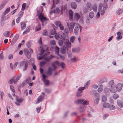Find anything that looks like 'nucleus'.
Returning a JSON list of instances; mask_svg holds the SVG:
<instances>
[{"label": "nucleus", "mask_w": 123, "mask_h": 123, "mask_svg": "<svg viewBox=\"0 0 123 123\" xmlns=\"http://www.w3.org/2000/svg\"><path fill=\"white\" fill-rule=\"evenodd\" d=\"M43 11V8L42 6H40L38 8L37 11V13L39 14V18L41 20L43 26L44 24H46L48 22V20L46 17H45L42 12Z\"/></svg>", "instance_id": "obj_1"}, {"label": "nucleus", "mask_w": 123, "mask_h": 123, "mask_svg": "<svg viewBox=\"0 0 123 123\" xmlns=\"http://www.w3.org/2000/svg\"><path fill=\"white\" fill-rule=\"evenodd\" d=\"M106 5L104 6H103L101 4H100L99 5V8L98 9V11L96 15V17L97 18H98L100 16V12L101 15H103L105 12V7Z\"/></svg>", "instance_id": "obj_2"}, {"label": "nucleus", "mask_w": 123, "mask_h": 123, "mask_svg": "<svg viewBox=\"0 0 123 123\" xmlns=\"http://www.w3.org/2000/svg\"><path fill=\"white\" fill-rule=\"evenodd\" d=\"M67 8V5L66 4L65 5L63 6L57 7L54 10V13L57 14H58L61 12V14H62V11L64 10H66Z\"/></svg>", "instance_id": "obj_3"}, {"label": "nucleus", "mask_w": 123, "mask_h": 123, "mask_svg": "<svg viewBox=\"0 0 123 123\" xmlns=\"http://www.w3.org/2000/svg\"><path fill=\"white\" fill-rule=\"evenodd\" d=\"M48 48H46V51L43 49V48L42 46H40L38 47V50L39 51L41 52L40 55H42L46 51L45 54H44V56H39L38 57V59L39 60H41L43 59L44 56H46L48 55H49V52L48 51Z\"/></svg>", "instance_id": "obj_4"}, {"label": "nucleus", "mask_w": 123, "mask_h": 123, "mask_svg": "<svg viewBox=\"0 0 123 123\" xmlns=\"http://www.w3.org/2000/svg\"><path fill=\"white\" fill-rule=\"evenodd\" d=\"M82 29V27L78 23H76L74 30V32L76 35L80 34V32Z\"/></svg>", "instance_id": "obj_5"}, {"label": "nucleus", "mask_w": 123, "mask_h": 123, "mask_svg": "<svg viewBox=\"0 0 123 123\" xmlns=\"http://www.w3.org/2000/svg\"><path fill=\"white\" fill-rule=\"evenodd\" d=\"M122 86L120 83H118L117 85H115L113 87L112 91L114 92H119L120 91L122 88Z\"/></svg>", "instance_id": "obj_6"}, {"label": "nucleus", "mask_w": 123, "mask_h": 123, "mask_svg": "<svg viewBox=\"0 0 123 123\" xmlns=\"http://www.w3.org/2000/svg\"><path fill=\"white\" fill-rule=\"evenodd\" d=\"M19 64L20 66L21 67L23 66L24 65V67L23 69L24 71L25 70L27 69L28 64L27 61L26 60H25L21 62Z\"/></svg>", "instance_id": "obj_7"}, {"label": "nucleus", "mask_w": 123, "mask_h": 123, "mask_svg": "<svg viewBox=\"0 0 123 123\" xmlns=\"http://www.w3.org/2000/svg\"><path fill=\"white\" fill-rule=\"evenodd\" d=\"M76 24L73 21H72L70 23L69 25V29L70 33L71 31H73L74 26H76Z\"/></svg>", "instance_id": "obj_8"}, {"label": "nucleus", "mask_w": 123, "mask_h": 123, "mask_svg": "<svg viewBox=\"0 0 123 123\" xmlns=\"http://www.w3.org/2000/svg\"><path fill=\"white\" fill-rule=\"evenodd\" d=\"M42 80L44 82L45 84L46 85H48L49 84V81L48 80L45 79L47 76L44 74H43L42 75Z\"/></svg>", "instance_id": "obj_9"}, {"label": "nucleus", "mask_w": 123, "mask_h": 123, "mask_svg": "<svg viewBox=\"0 0 123 123\" xmlns=\"http://www.w3.org/2000/svg\"><path fill=\"white\" fill-rule=\"evenodd\" d=\"M64 43L67 46V49H68V48H70L71 47V43L70 42H69L68 38L66 39V40H65Z\"/></svg>", "instance_id": "obj_10"}, {"label": "nucleus", "mask_w": 123, "mask_h": 123, "mask_svg": "<svg viewBox=\"0 0 123 123\" xmlns=\"http://www.w3.org/2000/svg\"><path fill=\"white\" fill-rule=\"evenodd\" d=\"M8 0H4L0 4V10L2 9L5 6Z\"/></svg>", "instance_id": "obj_11"}, {"label": "nucleus", "mask_w": 123, "mask_h": 123, "mask_svg": "<svg viewBox=\"0 0 123 123\" xmlns=\"http://www.w3.org/2000/svg\"><path fill=\"white\" fill-rule=\"evenodd\" d=\"M24 52L28 58L29 59L31 57L30 53L29 52L28 50L27 49H25L24 50Z\"/></svg>", "instance_id": "obj_12"}, {"label": "nucleus", "mask_w": 123, "mask_h": 123, "mask_svg": "<svg viewBox=\"0 0 123 123\" xmlns=\"http://www.w3.org/2000/svg\"><path fill=\"white\" fill-rule=\"evenodd\" d=\"M80 16L79 14L77 12H75L73 15V18L78 20L80 18Z\"/></svg>", "instance_id": "obj_13"}, {"label": "nucleus", "mask_w": 123, "mask_h": 123, "mask_svg": "<svg viewBox=\"0 0 123 123\" xmlns=\"http://www.w3.org/2000/svg\"><path fill=\"white\" fill-rule=\"evenodd\" d=\"M103 91L105 92H113V91H112V88L110 86H109V87H105Z\"/></svg>", "instance_id": "obj_14"}, {"label": "nucleus", "mask_w": 123, "mask_h": 123, "mask_svg": "<svg viewBox=\"0 0 123 123\" xmlns=\"http://www.w3.org/2000/svg\"><path fill=\"white\" fill-rule=\"evenodd\" d=\"M80 59L77 57L74 56L70 58V60L73 62H75L79 61Z\"/></svg>", "instance_id": "obj_15"}, {"label": "nucleus", "mask_w": 123, "mask_h": 123, "mask_svg": "<svg viewBox=\"0 0 123 123\" xmlns=\"http://www.w3.org/2000/svg\"><path fill=\"white\" fill-rule=\"evenodd\" d=\"M60 38L64 41L66 40V37H67L66 35L65 34L62 32H61L59 33Z\"/></svg>", "instance_id": "obj_16"}, {"label": "nucleus", "mask_w": 123, "mask_h": 123, "mask_svg": "<svg viewBox=\"0 0 123 123\" xmlns=\"http://www.w3.org/2000/svg\"><path fill=\"white\" fill-rule=\"evenodd\" d=\"M73 12L71 10H70L69 12V19L71 20H73Z\"/></svg>", "instance_id": "obj_17"}, {"label": "nucleus", "mask_w": 123, "mask_h": 123, "mask_svg": "<svg viewBox=\"0 0 123 123\" xmlns=\"http://www.w3.org/2000/svg\"><path fill=\"white\" fill-rule=\"evenodd\" d=\"M117 103L118 105L120 108H122L123 107V103L121 100L119 99L117 100Z\"/></svg>", "instance_id": "obj_18"}, {"label": "nucleus", "mask_w": 123, "mask_h": 123, "mask_svg": "<svg viewBox=\"0 0 123 123\" xmlns=\"http://www.w3.org/2000/svg\"><path fill=\"white\" fill-rule=\"evenodd\" d=\"M80 49L79 48H73L72 49V52L73 53H79L80 52Z\"/></svg>", "instance_id": "obj_19"}, {"label": "nucleus", "mask_w": 123, "mask_h": 123, "mask_svg": "<svg viewBox=\"0 0 123 123\" xmlns=\"http://www.w3.org/2000/svg\"><path fill=\"white\" fill-rule=\"evenodd\" d=\"M114 81L113 80H111L109 82L108 85L109 86L113 89V87H114L115 85L114 84Z\"/></svg>", "instance_id": "obj_20"}, {"label": "nucleus", "mask_w": 123, "mask_h": 123, "mask_svg": "<svg viewBox=\"0 0 123 123\" xmlns=\"http://www.w3.org/2000/svg\"><path fill=\"white\" fill-rule=\"evenodd\" d=\"M44 96L42 95L39 96L37 98V100L36 102V104H38L40 102L42 101L44 99Z\"/></svg>", "instance_id": "obj_21"}, {"label": "nucleus", "mask_w": 123, "mask_h": 123, "mask_svg": "<svg viewBox=\"0 0 123 123\" xmlns=\"http://www.w3.org/2000/svg\"><path fill=\"white\" fill-rule=\"evenodd\" d=\"M84 100L83 99H80L75 101L74 102L76 104H82V102L84 101Z\"/></svg>", "instance_id": "obj_22"}, {"label": "nucleus", "mask_w": 123, "mask_h": 123, "mask_svg": "<svg viewBox=\"0 0 123 123\" xmlns=\"http://www.w3.org/2000/svg\"><path fill=\"white\" fill-rule=\"evenodd\" d=\"M52 69L50 67H49L47 74L49 75H50L52 73Z\"/></svg>", "instance_id": "obj_23"}, {"label": "nucleus", "mask_w": 123, "mask_h": 123, "mask_svg": "<svg viewBox=\"0 0 123 123\" xmlns=\"http://www.w3.org/2000/svg\"><path fill=\"white\" fill-rule=\"evenodd\" d=\"M71 6L72 8L74 9H76L77 7V5L75 2H72L71 3Z\"/></svg>", "instance_id": "obj_24"}, {"label": "nucleus", "mask_w": 123, "mask_h": 123, "mask_svg": "<svg viewBox=\"0 0 123 123\" xmlns=\"http://www.w3.org/2000/svg\"><path fill=\"white\" fill-rule=\"evenodd\" d=\"M86 6L87 7L88 10H91L92 9V6L90 3H87Z\"/></svg>", "instance_id": "obj_25"}, {"label": "nucleus", "mask_w": 123, "mask_h": 123, "mask_svg": "<svg viewBox=\"0 0 123 123\" xmlns=\"http://www.w3.org/2000/svg\"><path fill=\"white\" fill-rule=\"evenodd\" d=\"M107 81V79L105 77H103L100 78L99 81V82L100 83H103Z\"/></svg>", "instance_id": "obj_26"}, {"label": "nucleus", "mask_w": 123, "mask_h": 123, "mask_svg": "<svg viewBox=\"0 0 123 123\" xmlns=\"http://www.w3.org/2000/svg\"><path fill=\"white\" fill-rule=\"evenodd\" d=\"M59 0H53V4L51 7V9L54 8L55 6V4H57L59 2Z\"/></svg>", "instance_id": "obj_27"}, {"label": "nucleus", "mask_w": 123, "mask_h": 123, "mask_svg": "<svg viewBox=\"0 0 123 123\" xmlns=\"http://www.w3.org/2000/svg\"><path fill=\"white\" fill-rule=\"evenodd\" d=\"M20 24L21 29L22 30H23L25 28L26 26L25 23L24 22L21 23Z\"/></svg>", "instance_id": "obj_28"}, {"label": "nucleus", "mask_w": 123, "mask_h": 123, "mask_svg": "<svg viewBox=\"0 0 123 123\" xmlns=\"http://www.w3.org/2000/svg\"><path fill=\"white\" fill-rule=\"evenodd\" d=\"M30 30V28L29 26L27 27L25 30L23 32V34L24 35L28 33Z\"/></svg>", "instance_id": "obj_29"}, {"label": "nucleus", "mask_w": 123, "mask_h": 123, "mask_svg": "<svg viewBox=\"0 0 123 123\" xmlns=\"http://www.w3.org/2000/svg\"><path fill=\"white\" fill-rule=\"evenodd\" d=\"M90 80L88 81H87L86 83H85L84 85V87L85 88H87L88 87L89 85L90 84Z\"/></svg>", "instance_id": "obj_30"}, {"label": "nucleus", "mask_w": 123, "mask_h": 123, "mask_svg": "<svg viewBox=\"0 0 123 123\" xmlns=\"http://www.w3.org/2000/svg\"><path fill=\"white\" fill-rule=\"evenodd\" d=\"M55 54L58 55L59 51V48L57 46H56L55 48Z\"/></svg>", "instance_id": "obj_31"}, {"label": "nucleus", "mask_w": 123, "mask_h": 123, "mask_svg": "<svg viewBox=\"0 0 123 123\" xmlns=\"http://www.w3.org/2000/svg\"><path fill=\"white\" fill-rule=\"evenodd\" d=\"M66 49L65 46H63V48L62 49L61 51V53L63 54H65L66 52Z\"/></svg>", "instance_id": "obj_32"}, {"label": "nucleus", "mask_w": 123, "mask_h": 123, "mask_svg": "<svg viewBox=\"0 0 123 123\" xmlns=\"http://www.w3.org/2000/svg\"><path fill=\"white\" fill-rule=\"evenodd\" d=\"M24 100L23 99L21 98H17L16 99V101L18 102L22 103Z\"/></svg>", "instance_id": "obj_33"}, {"label": "nucleus", "mask_w": 123, "mask_h": 123, "mask_svg": "<svg viewBox=\"0 0 123 123\" xmlns=\"http://www.w3.org/2000/svg\"><path fill=\"white\" fill-rule=\"evenodd\" d=\"M54 56L52 55H51L50 56H49L46 58H45V60L46 61H49L52 58H53Z\"/></svg>", "instance_id": "obj_34"}, {"label": "nucleus", "mask_w": 123, "mask_h": 123, "mask_svg": "<svg viewBox=\"0 0 123 123\" xmlns=\"http://www.w3.org/2000/svg\"><path fill=\"white\" fill-rule=\"evenodd\" d=\"M110 105L109 104L107 103H104L103 105V106L105 108H109L110 107Z\"/></svg>", "instance_id": "obj_35"}, {"label": "nucleus", "mask_w": 123, "mask_h": 123, "mask_svg": "<svg viewBox=\"0 0 123 123\" xmlns=\"http://www.w3.org/2000/svg\"><path fill=\"white\" fill-rule=\"evenodd\" d=\"M10 8L9 7L7 8L5 11L4 12V15H6L10 11Z\"/></svg>", "instance_id": "obj_36"}, {"label": "nucleus", "mask_w": 123, "mask_h": 123, "mask_svg": "<svg viewBox=\"0 0 123 123\" xmlns=\"http://www.w3.org/2000/svg\"><path fill=\"white\" fill-rule=\"evenodd\" d=\"M22 76V74L21 73H20L18 75L17 77L15 80L16 81H17V82L20 79L21 77Z\"/></svg>", "instance_id": "obj_37"}, {"label": "nucleus", "mask_w": 123, "mask_h": 123, "mask_svg": "<svg viewBox=\"0 0 123 123\" xmlns=\"http://www.w3.org/2000/svg\"><path fill=\"white\" fill-rule=\"evenodd\" d=\"M29 63L30 65H33L34 63V59L33 58H31L29 61Z\"/></svg>", "instance_id": "obj_38"}, {"label": "nucleus", "mask_w": 123, "mask_h": 123, "mask_svg": "<svg viewBox=\"0 0 123 123\" xmlns=\"http://www.w3.org/2000/svg\"><path fill=\"white\" fill-rule=\"evenodd\" d=\"M54 23L55 25L57 27L59 26L61 24V23L60 22L57 21H55Z\"/></svg>", "instance_id": "obj_39"}, {"label": "nucleus", "mask_w": 123, "mask_h": 123, "mask_svg": "<svg viewBox=\"0 0 123 123\" xmlns=\"http://www.w3.org/2000/svg\"><path fill=\"white\" fill-rule=\"evenodd\" d=\"M9 31H6L3 33V34L5 37H8L9 36Z\"/></svg>", "instance_id": "obj_40"}, {"label": "nucleus", "mask_w": 123, "mask_h": 123, "mask_svg": "<svg viewBox=\"0 0 123 123\" xmlns=\"http://www.w3.org/2000/svg\"><path fill=\"white\" fill-rule=\"evenodd\" d=\"M113 98L115 99H116L119 97V96L117 93H115L112 96Z\"/></svg>", "instance_id": "obj_41"}, {"label": "nucleus", "mask_w": 123, "mask_h": 123, "mask_svg": "<svg viewBox=\"0 0 123 123\" xmlns=\"http://www.w3.org/2000/svg\"><path fill=\"white\" fill-rule=\"evenodd\" d=\"M75 39V37L74 36H72L70 38V41L71 42L73 43Z\"/></svg>", "instance_id": "obj_42"}, {"label": "nucleus", "mask_w": 123, "mask_h": 123, "mask_svg": "<svg viewBox=\"0 0 123 123\" xmlns=\"http://www.w3.org/2000/svg\"><path fill=\"white\" fill-rule=\"evenodd\" d=\"M17 83V81H16L15 80H14L13 79H12L11 80L9 81V83L10 84H12L13 83H14L15 84Z\"/></svg>", "instance_id": "obj_43"}, {"label": "nucleus", "mask_w": 123, "mask_h": 123, "mask_svg": "<svg viewBox=\"0 0 123 123\" xmlns=\"http://www.w3.org/2000/svg\"><path fill=\"white\" fill-rule=\"evenodd\" d=\"M89 16L91 18H92L94 16V13L93 12H90L89 13Z\"/></svg>", "instance_id": "obj_44"}, {"label": "nucleus", "mask_w": 123, "mask_h": 123, "mask_svg": "<svg viewBox=\"0 0 123 123\" xmlns=\"http://www.w3.org/2000/svg\"><path fill=\"white\" fill-rule=\"evenodd\" d=\"M26 46L28 48H30L31 47V43L29 42L28 41L26 43Z\"/></svg>", "instance_id": "obj_45"}, {"label": "nucleus", "mask_w": 123, "mask_h": 123, "mask_svg": "<svg viewBox=\"0 0 123 123\" xmlns=\"http://www.w3.org/2000/svg\"><path fill=\"white\" fill-rule=\"evenodd\" d=\"M102 101L103 102H105L106 101L107 98L105 96H103L102 97Z\"/></svg>", "instance_id": "obj_46"}, {"label": "nucleus", "mask_w": 123, "mask_h": 123, "mask_svg": "<svg viewBox=\"0 0 123 123\" xmlns=\"http://www.w3.org/2000/svg\"><path fill=\"white\" fill-rule=\"evenodd\" d=\"M55 39L57 40H58L59 38H60V36H59V34H58L57 33L55 34Z\"/></svg>", "instance_id": "obj_47"}, {"label": "nucleus", "mask_w": 123, "mask_h": 123, "mask_svg": "<svg viewBox=\"0 0 123 123\" xmlns=\"http://www.w3.org/2000/svg\"><path fill=\"white\" fill-rule=\"evenodd\" d=\"M85 88L84 87H80L78 89V91H81L85 89Z\"/></svg>", "instance_id": "obj_48"}, {"label": "nucleus", "mask_w": 123, "mask_h": 123, "mask_svg": "<svg viewBox=\"0 0 123 123\" xmlns=\"http://www.w3.org/2000/svg\"><path fill=\"white\" fill-rule=\"evenodd\" d=\"M85 110V109L84 107L80 106L79 108V111L80 112H82L84 111Z\"/></svg>", "instance_id": "obj_49"}, {"label": "nucleus", "mask_w": 123, "mask_h": 123, "mask_svg": "<svg viewBox=\"0 0 123 123\" xmlns=\"http://www.w3.org/2000/svg\"><path fill=\"white\" fill-rule=\"evenodd\" d=\"M122 9H119L117 11V13L119 15L122 13Z\"/></svg>", "instance_id": "obj_50"}, {"label": "nucleus", "mask_w": 123, "mask_h": 123, "mask_svg": "<svg viewBox=\"0 0 123 123\" xmlns=\"http://www.w3.org/2000/svg\"><path fill=\"white\" fill-rule=\"evenodd\" d=\"M70 50L68 49H67V53L68 54V57H70L71 56L72 54L71 52H69Z\"/></svg>", "instance_id": "obj_51"}, {"label": "nucleus", "mask_w": 123, "mask_h": 123, "mask_svg": "<svg viewBox=\"0 0 123 123\" xmlns=\"http://www.w3.org/2000/svg\"><path fill=\"white\" fill-rule=\"evenodd\" d=\"M55 30L54 29H53L51 30L50 33L51 35H53L54 34H55Z\"/></svg>", "instance_id": "obj_52"}, {"label": "nucleus", "mask_w": 123, "mask_h": 123, "mask_svg": "<svg viewBox=\"0 0 123 123\" xmlns=\"http://www.w3.org/2000/svg\"><path fill=\"white\" fill-rule=\"evenodd\" d=\"M10 89L13 92H15V90H14V88L12 85H11L10 86Z\"/></svg>", "instance_id": "obj_53"}, {"label": "nucleus", "mask_w": 123, "mask_h": 123, "mask_svg": "<svg viewBox=\"0 0 123 123\" xmlns=\"http://www.w3.org/2000/svg\"><path fill=\"white\" fill-rule=\"evenodd\" d=\"M79 21L80 23L83 24L84 23L83 18H80L79 20Z\"/></svg>", "instance_id": "obj_54"}, {"label": "nucleus", "mask_w": 123, "mask_h": 123, "mask_svg": "<svg viewBox=\"0 0 123 123\" xmlns=\"http://www.w3.org/2000/svg\"><path fill=\"white\" fill-rule=\"evenodd\" d=\"M109 107V108L111 110H114L115 109V106L113 105H110Z\"/></svg>", "instance_id": "obj_55"}, {"label": "nucleus", "mask_w": 123, "mask_h": 123, "mask_svg": "<svg viewBox=\"0 0 123 123\" xmlns=\"http://www.w3.org/2000/svg\"><path fill=\"white\" fill-rule=\"evenodd\" d=\"M92 9L94 12H96L97 10V7L95 5H94L93 6H92Z\"/></svg>", "instance_id": "obj_56"}, {"label": "nucleus", "mask_w": 123, "mask_h": 123, "mask_svg": "<svg viewBox=\"0 0 123 123\" xmlns=\"http://www.w3.org/2000/svg\"><path fill=\"white\" fill-rule=\"evenodd\" d=\"M58 43L60 46H61L63 44V42L62 40H60L58 41Z\"/></svg>", "instance_id": "obj_57"}, {"label": "nucleus", "mask_w": 123, "mask_h": 123, "mask_svg": "<svg viewBox=\"0 0 123 123\" xmlns=\"http://www.w3.org/2000/svg\"><path fill=\"white\" fill-rule=\"evenodd\" d=\"M35 29L37 31H38L40 30L41 29L40 25H38L36 27Z\"/></svg>", "instance_id": "obj_58"}, {"label": "nucleus", "mask_w": 123, "mask_h": 123, "mask_svg": "<svg viewBox=\"0 0 123 123\" xmlns=\"http://www.w3.org/2000/svg\"><path fill=\"white\" fill-rule=\"evenodd\" d=\"M26 6V4L25 3H23L22 5L21 10H24L25 9Z\"/></svg>", "instance_id": "obj_59"}, {"label": "nucleus", "mask_w": 123, "mask_h": 123, "mask_svg": "<svg viewBox=\"0 0 123 123\" xmlns=\"http://www.w3.org/2000/svg\"><path fill=\"white\" fill-rule=\"evenodd\" d=\"M58 55L60 57V59L62 60H64L65 59V58L64 56L60 55Z\"/></svg>", "instance_id": "obj_60"}, {"label": "nucleus", "mask_w": 123, "mask_h": 123, "mask_svg": "<svg viewBox=\"0 0 123 123\" xmlns=\"http://www.w3.org/2000/svg\"><path fill=\"white\" fill-rule=\"evenodd\" d=\"M61 66L63 68H64L65 66V64L63 62H62L60 64Z\"/></svg>", "instance_id": "obj_61"}, {"label": "nucleus", "mask_w": 123, "mask_h": 123, "mask_svg": "<svg viewBox=\"0 0 123 123\" xmlns=\"http://www.w3.org/2000/svg\"><path fill=\"white\" fill-rule=\"evenodd\" d=\"M88 101H84L82 103V104L84 105H86L88 104Z\"/></svg>", "instance_id": "obj_62"}, {"label": "nucleus", "mask_w": 123, "mask_h": 123, "mask_svg": "<svg viewBox=\"0 0 123 123\" xmlns=\"http://www.w3.org/2000/svg\"><path fill=\"white\" fill-rule=\"evenodd\" d=\"M24 10H21V11L19 13V17H21L23 15V14L24 13Z\"/></svg>", "instance_id": "obj_63"}, {"label": "nucleus", "mask_w": 123, "mask_h": 123, "mask_svg": "<svg viewBox=\"0 0 123 123\" xmlns=\"http://www.w3.org/2000/svg\"><path fill=\"white\" fill-rule=\"evenodd\" d=\"M50 44L52 45H55V42L54 40H52L50 42Z\"/></svg>", "instance_id": "obj_64"}]
</instances>
